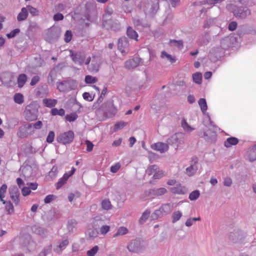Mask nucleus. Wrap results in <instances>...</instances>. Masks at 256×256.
I'll return each instance as SVG.
<instances>
[{"label": "nucleus", "mask_w": 256, "mask_h": 256, "mask_svg": "<svg viewBox=\"0 0 256 256\" xmlns=\"http://www.w3.org/2000/svg\"><path fill=\"white\" fill-rule=\"evenodd\" d=\"M70 56L72 60L80 66H82L84 64L86 65H88L91 61V58L88 57L84 62L85 56L78 52H75L72 50H70Z\"/></svg>", "instance_id": "nucleus-1"}, {"label": "nucleus", "mask_w": 256, "mask_h": 256, "mask_svg": "<svg viewBox=\"0 0 256 256\" xmlns=\"http://www.w3.org/2000/svg\"><path fill=\"white\" fill-rule=\"evenodd\" d=\"M74 138V134L72 130H68L59 134L56 138L58 142L66 144L71 143Z\"/></svg>", "instance_id": "nucleus-2"}, {"label": "nucleus", "mask_w": 256, "mask_h": 256, "mask_svg": "<svg viewBox=\"0 0 256 256\" xmlns=\"http://www.w3.org/2000/svg\"><path fill=\"white\" fill-rule=\"evenodd\" d=\"M38 116V110L33 105H28L24 111V117L26 120L32 122L36 120Z\"/></svg>", "instance_id": "nucleus-3"}, {"label": "nucleus", "mask_w": 256, "mask_h": 256, "mask_svg": "<svg viewBox=\"0 0 256 256\" xmlns=\"http://www.w3.org/2000/svg\"><path fill=\"white\" fill-rule=\"evenodd\" d=\"M146 172L148 175H152L154 179H160L164 176V174L162 170H160L156 165H152L148 168Z\"/></svg>", "instance_id": "nucleus-4"}, {"label": "nucleus", "mask_w": 256, "mask_h": 256, "mask_svg": "<svg viewBox=\"0 0 256 256\" xmlns=\"http://www.w3.org/2000/svg\"><path fill=\"white\" fill-rule=\"evenodd\" d=\"M102 63V60L100 56L94 55L92 56V63L88 68L89 70L91 72H98Z\"/></svg>", "instance_id": "nucleus-5"}, {"label": "nucleus", "mask_w": 256, "mask_h": 256, "mask_svg": "<svg viewBox=\"0 0 256 256\" xmlns=\"http://www.w3.org/2000/svg\"><path fill=\"white\" fill-rule=\"evenodd\" d=\"M128 42L126 38H120L118 42V48L124 55L128 52Z\"/></svg>", "instance_id": "nucleus-6"}, {"label": "nucleus", "mask_w": 256, "mask_h": 256, "mask_svg": "<svg viewBox=\"0 0 256 256\" xmlns=\"http://www.w3.org/2000/svg\"><path fill=\"white\" fill-rule=\"evenodd\" d=\"M76 171V168L74 167L72 168L70 171L68 172L65 173L63 176L60 178L58 182L56 184V186L57 189H59L61 188L67 181L68 178L72 176L74 173Z\"/></svg>", "instance_id": "nucleus-7"}, {"label": "nucleus", "mask_w": 256, "mask_h": 256, "mask_svg": "<svg viewBox=\"0 0 256 256\" xmlns=\"http://www.w3.org/2000/svg\"><path fill=\"white\" fill-rule=\"evenodd\" d=\"M10 195L15 205H18L20 203V192L16 186H13L10 189Z\"/></svg>", "instance_id": "nucleus-8"}, {"label": "nucleus", "mask_w": 256, "mask_h": 256, "mask_svg": "<svg viewBox=\"0 0 256 256\" xmlns=\"http://www.w3.org/2000/svg\"><path fill=\"white\" fill-rule=\"evenodd\" d=\"M168 148V144L162 142H158L151 145V148L152 150L158 151L160 153H164L167 151Z\"/></svg>", "instance_id": "nucleus-9"}, {"label": "nucleus", "mask_w": 256, "mask_h": 256, "mask_svg": "<svg viewBox=\"0 0 256 256\" xmlns=\"http://www.w3.org/2000/svg\"><path fill=\"white\" fill-rule=\"evenodd\" d=\"M128 250L132 252H138L140 250V242L139 240H132L128 246Z\"/></svg>", "instance_id": "nucleus-10"}, {"label": "nucleus", "mask_w": 256, "mask_h": 256, "mask_svg": "<svg viewBox=\"0 0 256 256\" xmlns=\"http://www.w3.org/2000/svg\"><path fill=\"white\" fill-rule=\"evenodd\" d=\"M234 14L236 17L244 18H246L248 15L250 14V12L247 8L240 7L237 10H234Z\"/></svg>", "instance_id": "nucleus-11"}, {"label": "nucleus", "mask_w": 256, "mask_h": 256, "mask_svg": "<svg viewBox=\"0 0 256 256\" xmlns=\"http://www.w3.org/2000/svg\"><path fill=\"white\" fill-rule=\"evenodd\" d=\"M141 62V59L136 58L130 59L125 62L124 66L127 69H132L138 66Z\"/></svg>", "instance_id": "nucleus-12"}, {"label": "nucleus", "mask_w": 256, "mask_h": 256, "mask_svg": "<svg viewBox=\"0 0 256 256\" xmlns=\"http://www.w3.org/2000/svg\"><path fill=\"white\" fill-rule=\"evenodd\" d=\"M69 242L68 239L63 240L54 248V251L58 254H60L62 250L66 248Z\"/></svg>", "instance_id": "nucleus-13"}, {"label": "nucleus", "mask_w": 256, "mask_h": 256, "mask_svg": "<svg viewBox=\"0 0 256 256\" xmlns=\"http://www.w3.org/2000/svg\"><path fill=\"white\" fill-rule=\"evenodd\" d=\"M24 128V125L20 126L18 132H17V136L20 138H24L27 137L29 135L32 134H34V130H30V132H28L27 130Z\"/></svg>", "instance_id": "nucleus-14"}, {"label": "nucleus", "mask_w": 256, "mask_h": 256, "mask_svg": "<svg viewBox=\"0 0 256 256\" xmlns=\"http://www.w3.org/2000/svg\"><path fill=\"white\" fill-rule=\"evenodd\" d=\"M170 191L174 194H185L186 190L184 186L178 184H176L175 186L171 188Z\"/></svg>", "instance_id": "nucleus-15"}, {"label": "nucleus", "mask_w": 256, "mask_h": 256, "mask_svg": "<svg viewBox=\"0 0 256 256\" xmlns=\"http://www.w3.org/2000/svg\"><path fill=\"white\" fill-rule=\"evenodd\" d=\"M239 142L238 138L235 137H230L226 139L224 142V145L226 148H230L233 146L236 145Z\"/></svg>", "instance_id": "nucleus-16"}, {"label": "nucleus", "mask_w": 256, "mask_h": 256, "mask_svg": "<svg viewBox=\"0 0 256 256\" xmlns=\"http://www.w3.org/2000/svg\"><path fill=\"white\" fill-rule=\"evenodd\" d=\"M126 34L130 38L138 40V34L132 27L128 26L127 28Z\"/></svg>", "instance_id": "nucleus-17"}, {"label": "nucleus", "mask_w": 256, "mask_h": 256, "mask_svg": "<svg viewBox=\"0 0 256 256\" xmlns=\"http://www.w3.org/2000/svg\"><path fill=\"white\" fill-rule=\"evenodd\" d=\"M160 57L162 59H164L169 62L170 64H174L176 62V59L174 56L168 54L165 51H162L161 52Z\"/></svg>", "instance_id": "nucleus-18"}, {"label": "nucleus", "mask_w": 256, "mask_h": 256, "mask_svg": "<svg viewBox=\"0 0 256 256\" xmlns=\"http://www.w3.org/2000/svg\"><path fill=\"white\" fill-rule=\"evenodd\" d=\"M28 16V12L26 8H22L20 12L17 16V20L18 22L26 20Z\"/></svg>", "instance_id": "nucleus-19"}, {"label": "nucleus", "mask_w": 256, "mask_h": 256, "mask_svg": "<svg viewBox=\"0 0 256 256\" xmlns=\"http://www.w3.org/2000/svg\"><path fill=\"white\" fill-rule=\"evenodd\" d=\"M42 102L44 106L48 108L54 107L58 102L56 100L51 98H44Z\"/></svg>", "instance_id": "nucleus-20"}, {"label": "nucleus", "mask_w": 256, "mask_h": 256, "mask_svg": "<svg viewBox=\"0 0 256 256\" xmlns=\"http://www.w3.org/2000/svg\"><path fill=\"white\" fill-rule=\"evenodd\" d=\"M181 126L184 130L186 132H191L194 130V128H193L187 122L185 118H183L182 120Z\"/></svg>", "instance_id": "nucleus-21"}, {"label": "nucleus", "mask_w": 256, "mask_h": 256, "mask_svg": "<svg viewBox=\"0 0 256 256\" xmlns=\"http://www.w3.org/2000/svg\"><path fill=\"white\" fill-rule=\"evenodd\" d=\"M171 210H172L171 206L170 204H165L163 205L161 207L160 210H155L154 214L157 215V214H160V212H170Z\"/></svg>", "instance_id": "nucleus-22"}, {"label": "nucleus", "mask_w": 256, "mask_h": 256, "mask_svg": "<svg viewBox=\"0 0 256 256\" xmlns=\"http://www.w3.org/2000/svg\"><path fill=\"white\" fill-rule=\"evenodd\" d=\"M27 80V76L25 74H21L18 78V87L22 88Z\"/></svg>", "instance_id": "nucleus-23"}, {"label": "nucleus", "mask_w": 256, "mask_h": 256, "mask_svg": "<svg viewBox=\"0 0 256 256\" xmlns=\"http://www.w3.org/2000/svg\"><path fill=\"white\" fill-rule=\"evenodd\" d=\"M6 190L7 186L6 184H3L0 188V200L3 204L6 203V201L4 200V198L5 197Z\"/></svg>", "instance_id": "nucleus-24"}, {"label": "nucleus", "mask_w": 256, "mask_h": 256, "mask_svg": "<svg viewBox=\"0 0 256 256\" xmlns=\"http://www.w3.org/2000/svg\"><path fill=\"white\" fill-rule=\"evenodd\" d=\"M198 104L202 112L203 113L205 112L208 109L207 104L206 100L202 98H200L198 100Z\"/></svg>", "instance_id": "nucleus-25"}, {"label": "nucleus", "mask_w": 256, "mask_h": 256, "mask_svg": "<svg viewBox=\"0 0 256 256\" xmlns=\"http://www.w3.org/2000/svg\"><path fill=\"white\" fill-rule=\"evenodd\" d=\"M248 156L250 162L256 160V145L250 150Z\"/></svg>", "instance_id": "nucleus-26"}, {"label": "nucleus", "mask_w": 256, "mask_h": 256, "mask_svg": "<svg viewBox=\"0 0 256 256\" xmlns=\"http://www.w3.org/2000/svg\"><path fill=\"white\" fill-rule=\"evenodd\" d=\"M101 206L102 208L105 210H110L112 208V205L109 200L105 199L102 202Z\"/></svg>", "instance_id": "nucleus-27"}, {"label": "nucleus", "mask_w": 256, "mask_h": 256, "mask_svg": "<svg viewBox=\"0 0 256 256\" xmlns=\"http://www.w3.org/2000/svg\"><path fill=\"white\" fill-rule=\"evenodd\" d=\"M4 204H6V210L8 214H13L14 212V209L12 204L10 201H8V202H6Z\"/></svg>", "instance_id": "nucleus-28"}, {"label": "nucleus", "mask_w": 256, "mask_h": 256, "mask_svg": "<svg viewBox=\"0 0 256 256\" xmlns=\"http://www.w3.org/2000/svg\"><path fill=\"white\" fill-rule=\"evenodd\" d=\"M194 82L198 84H200L202 82V74L200 72H196L192 74Z\"/></svg>", "instance_id": "nucleus-29"}, {"label": "nucleus", "mask_w": 256, "mask_h": 256, "mask_svg": "<svg viewBox=\"0 0 256 256\" xmlns=\"http://www.w3.org/2000/svg\"><path fill=\"white\" fill-rule=\"evenodd\" d=\"M84 82L88 84H92L98 82V78L96 77L88 75L85 76Z\"/></svg>", "instance_id": "nucleus-30"}, {"label": "nucleus", "mask_w": 256, "mask_h": 256, "mask_svg": "<svg viewBox=\"0 0 256 256\" xmlns=\"http://www.w3.org/2000/svg\"><path fill=\"white\" fill-rule=\"evenodd\" d=\"M50 112L52 116L59 115L60 116H63L64 115L65 111L63 108H60V110H58L56 108H54L52 109Z\"/></svg>", "instance_id": "nucleus-31"}, {"label": "nucleus", "mask_w": 256, "mask_h": 256, "mask_svg": "<svg viewBox=\"0 0 256 256\" xmlns=\"http://www.w3.org/2000/svg\"><path fill=\"white\" fill-rule=\"evenodd\" d=\"M14 100L16 103L22 104L24 102V96L20 93H17L14 94Z\"/></svg>", "instance_id": "nucleus-32"}, {"label": "nucleus", "mask_w": 256, "mask_h": 256, "mask_svg": "<svg viewBox=\"0 0 256 256\" xmlns=\"http://www.w3.org/2000/svg\"><path fill=\"white\" fill-rule=\"evenodd\" d=\"M78 118V114L76 112H72L68 114H66L65 116L66 120L69 122L75 121Z\"/></svg>", "instance_id": "nucleus-33"}, {"label": "nucleus", "mask_w": 256, "mask_h": 256, "mask_svg": "<svg viewBox=\"0 0 256 256\" xmlns=\"http://www.w3.org/2000/svg\"><path fill=\"white\" fill-rule=\"evenodd\" d=\"M128 230L127 228L124 226H121L119 228L116 233L114 234V237L118 236L120 235H124L128 233Z\"/></svg>", "instance_id": "nucleus-34"}, {"label": "nucleus", "mask_w": 256, "mask_h": 256, "mask_svg": "<svg viewBox=\"0 0 256 256\" xmlns=\"http://www.w3.org/2000/svg\"><path fill=\"white\" fill-rule=\"evenodd\" d=\"M182 214L180 211L174 212L172 214V222H176L178 220L182 217Z\"/></svg>", "instance_id": "nucleus-35"}, {"label": "nucleus", "mask_w": 256, "mask_h": 256, "mask_svg": "<svg viewBox=\"0 0 256 256\" xmlns=\"http://www.w3.org/2000/svg\"><path fill=\"white\" fill-rule=\"evenodd\" d=\"M26 8L28 10V12L29 11L32 16H36L38 15V10L36 8H34L30 5H28L26 6Z\"/></svg>", "instance_id": "nucleus-36"}, {"label": "nucleus", "mask_w": 256, "mask_h": 256, "mask_svg": "<svg viewBox=\"0 0 256 256\" xmlns=\"http://www.w3.org/2000/svg\"><path fill=\"white\" fill-rule=\"evenodd\" d=\"M170 44H173L174 46L179 49H182L184 47L183 42L182 40H170Z\"/></svg>", "instance_id": "nucleus-37"}, {"label": "nucleus", "mask_w": 256, "mask_h": 256, "mask_svg": "<svg viewBox=\"0 0 256 256\" xmlns=\"http://www.w3.org/2000/svg\"><path fill=\"white\" fill-rule=\"evenodd\" d=\"M126 124L127 123L123 121H121L116 124L114 126V131L116 132L118 130L124 128Z\"/></svg>", "instance_id": "nucleus-38"}, {"label": "nucleus", "mask_w": 256, "mask_h": 256, "mask_svg": "<svg viewBox=\"0 0 256 256\" xmlns=\"http://www.w3.org/2000/svg\"><path fill=\"white\" fill-rule=\"evenodd\" d=\"M150 210H146V211H144V212L142 214L140 220V223H143L146 220H148V218L150 216Z\"/></svg>", "instance_id": "nucleus-39"}, {"label": "nucleus", "mask_w": 256, "mask_h": 256, "mask_svg": "<svg viewBox=\"0 0 256 256\" xmlns=\"http://www.w3.org/2000/svg\"><path fill=\"white\" fill-rule=\"evenodd\" d=\"M200 192L198 190H196L192 192L189 196V198L191 200H196L200 196Z\"/></svg>", "instance_id": "nucleus-40"}, {"label": "nucleus", "mask_w": 256, "mask_h": 256, "mask_svg": "<svg viewBox=\"0 0 256 256\" xmlns=\"http://www.w3.org/2000/svg\"><path fill=\"white\" fill-rule=\"evenodd\" d=\"M98 247L97 246H94L92 249L88 250L86 252L88 256H94L98 250Z\"/></svg>", "instance_id": "nucleus-41"}, {"label": "nucleus", "mask_w": 256, "mask_h": 256, "mask_svg": "<svg viewBox=\"0 0 256 256\" xmlns=\"http://www.w3.org/2000/svg\"><path fill=\"white\" fill-rule=\"evenodd\" d=\"M209 134L210 135V136H208V132H204L202 134H200L199 136L201 137L204 138L206 140H208L210 137L214 136L216 134L215 132H210V133H209Z\"/></svg>", "instance_id": "nucleus-42"}, {"label": "nucleus", "mask_w": 256, "mask_h": 256, "mask_svg": "<svg viewBox=\"0 0 256 256\" xmlns=\"http://www.w3.org/2000/svg\"><path fill=\"white\" fill-rule=\"evenodd\" d=\"M55 136V134L54 131H50L48 134V136L46 137V142L48 143H52L54 140Z\"/></svg>", "instance_id": "nucleus-43"}, {"label": "nucleus", "mask_w": 256, "mask_h": 256, "mask_svg": "<svg viewBox=\"0 0 256 256\" xmlns=\"http://www.w3.org/2000/svg\"><path fill=\"white\" fill-rule=\"evenodd\" d=\"M72 32L70 30H67L64 34V41L66 42H70L72 38Z\"/></svg>", "instance_id": "nucleus-44"}, {"label": "nucleus", "mask_w": 256, "mask_h": 256, "mask_svg": "<svg viewBox=\"0 0 256 256\" xmlns=\"http://www.w3.org/2000/svg\"><path fill=\"white\" fill-rule=\"evenodd\" d=\"M110 226H106V225L102 226L100 228V233L103 235H104L106 233H108L110 231Z\"/></svg>", "instance_id": "nucleus-45"}, {"label": "nucleus", "mask_w": 256, "mask_h": 256, "mask_svg": "<svg viewBox=\"0 0 256 256\" xmlns=\"http://www.w3.org/2000/svg\"><path fill=\"white\" fill-rule=\"evenodd\" d=\"M166 192H167V190L166 188H158L156 190H155L154 194L158 196H161V195L164 194Z\"/></svg>", "instance_id": "nucleus-46"}, {"label": "nucleus", "mask_w": 256, "mask_h": 256, "mask_svg": "<svg viewBox=\"0 0 256 256\" xmlns=\"http://www.w3.org/2000/svg\"><path fill=\"white\" fill-rule=\"evenodd\" d=\"M32 125V128L35 130H40L42 128V123L41 121L38 120L34 124H30Z\"/></svg>", "instance_id": "nucleus-47"}, {"label": "nucleus", "mask_w": 256, "mask_h": 256, "mask_svg": "<svg viewBox=\"0 0 256 256\" xmlns=\"http://www.w3.org/2000/svg\"><path fill=\"white\" fill-rule=\"evenodd\" d=\"M120 164L118 162L110 167V172L113 173H116L120 170Z\"/></svg>", "instance_id": "nucleus-48"}, {"label": "nucleus", "mask_w": 256, "mask_h": 256, "mask_svg": "<svg viewBox=\"0 0 256 256\" xmlns=\"http://www.w3.org/2000/svg\"><path fill=\"white\" fill-rule=\"evenodd\" d=\"M200 217L193 218H188L186 222V225L187 226H190L192 225L194 222L196 220H200Z\"/></svg>", "instance_id": "nucleus-49"}, {"label": "nucleus", "mask_w": 256, "mask_h": 256, "mask_svg": "<svg viewBox=\"0 0 256 256\" xmlns=\"http://www.w3.org/2000/svg\"><path fill=\"white\" fill-rule=\"evenodd\" d=\"M22 193L24 196H26L30 194L31 190L29 187L25 186L22 189Z\"/></svg>", "instance_id": "nucleus-50"}, {"label": "nucleus", "mask_w": 256, "mask_h": 256, "mask_svg": "<svg viewBox=\"0 0 256 256\" xmlns=\"http://www.w3.org/2000/svg\"><path fill=\"white\" fill-rule=\"evenodd\" d=\"M20 32V30L18 28H16L12 30L10 33L8 34H6V36L9 38H12L16 36V35L19 33Z\"/></svg>", "instance_id": "nucleus-51"}, {"label": "nucleus", "mask_w": 256, "mask_h": 256, "mask_svg": "<svg viewBox=\"0 0 256 256\" xmlns=\"http://www.w3.org/2000/svg\"><path fill=\"white\" fill-rule=\"evenodd\" d=\"M196 172V170L193 166H190L186 169V173L189 176H192Z\"/></svg>", "instance_id": "nucleus-52"}, {"label": "nucleus", "mask_w": 256, "mask_h": 256, "mask_svg": "<svg viewBox=\"0 0 256 256\" xmlns=\"http://www.w3.org/2000/svg\"><path fill=\"white\" fill-rule=\"evenodd\" d=\"M56 196L53 194L48 195L44 198L45 204H48L55 198Z\"/></svg>", "instance_id": "nucleus-53"}, {"label": "nucleus", "mask_w": 256, "mask_h": 256, "mask_svg": "<svg viewBox=\"0 0 256 256\" xmlns=\"http://www.w3.org/2000/svg\"><path fill=\"white\" fill-rule=\"evenodd\" d=\"M82 96H83V98L87 101L92 102L93 100V98L90 96V94L89 92H84L82 94Z\"/></svg>", "instance_id": "nucleus-54"}, {"label": "nucleus", "mask_w": 256, "mask_h": 256, "mask_svg": "<svg viewBox=\"0 0 256 256\" xmlns=\"http://www.w3.org/2000/svg\"><path fill=\"white\" fill-rule=\"evenodd\" d=\"M107 92L106 88H104L102 91L100 96L98 98L97 102H102L103 100L104 97L105 96Z\"/></svg>", "instance_id": "nucleus-55"}, {"label": "nucleus", "mask_w": 256, "mask_h": 256, "mask_svg": "<svg viewBox=\"0 0 256 256\" xmlns=\"http://www.w3.org/2000/svg\"><path fill=\"white\" fill-rule=\"evenodd\" d=\"M86 150L89 152L92 151L94 148L92 143L89 140H86Z\"/></svg>", "instance_id": "nucleus-56"}, {"label": "nucleus", "mask_w": 256, "mask_h": 256, "mask_svg": "<svg viewBox=\"0 0 256 256\" xmlns=\"http://www.w3.org/2000/svg\"><path fill=\"white\" fill-rule=\"evenodd\" d=\"M88 235L90 238H96L98 236V232L96 230H91L88 231Z\"/></svg>", "instance_id": "nucleus-57"}, {"label": "nucleus", "mask_w": 256, "mask_h": 256, "mask_svg": "<svg viewBox=\"0 0 256 256\" xmlns=\"http://www.w3.org/2000/svg\"><path fill=\"white\" fill-rule=\"evenodd\" d=\"M64 19V16L60 13H57L54 16V20L55 21L61 20Z\"/></svg>", "instance_id": "nucleus-58"}, {"label": "nucleus", "mask_w": 256, "mask_h": 256, "mask_svg": "<svg viewBox=\"0 0 256 256\" xmlns=\"http://www.w3.org/2000/svg\"><path fill=\"white\" fill-rule=\"evenodd\" d=\"M40 80V77L38 76H34L30 82V84L31 86H34Z\"/></svg>", "instance_id": "nucleus-59"}, {"label": "nucleus", "mask_w": 256, "mask_h": 256, "mask_svg": "<svg viewBox=\"0 0 256 256\" xmlns=\"http://www.w3.org/2000/svg\"><path fill=\"white\" fill-rule=\"evenodd\" d=\"M237 27V23L234 22H231L228 25V30L233 31L236 29Z\"/></svg>", "instance_id": "nucleus-60"}, {"label": "nucleus", "mask_w": 256, "mask_h": 256, "mask_svg": "<svg viewBox=\"0 0 256 256\" xmlns=\"http://www.w3.org/2000/svg\"><path fill=\"white\" fill-rule=\"evenodd\" d=\"M102 221V218L100 216H96L94 218V226H98L99 225L98 222H100Z\"/></svg>", "instance_id": "nucleus-61"}, {"label": "nucleus", "mask_w": 256, "mask_h": 256, "mask_svg": "<svg viewBox=\"0 0 256 256\" xmlns=\"http://www.w3.org/2000/svg\"><path fill=\"white\" fill-rule=\"evenodd\" d=\"M65 6L62 4H59L56 6L55 10L56 11H63L65 9Z\"/></svg>", "instance_id": "nucleus-62"}, {"label": "nucleus", "mask_w": 256, "mask_h": 256, "mask_svg": "<svg viewBox=\"0 0 256 256\" xmlns=\"http://www.w3.org/2000/svg\"><path fill=\"white\" fill-rule=\"evenodd\" d=\"M27 185L28 186V187H29L30 188V190H36L38 188V184L36 182H34V183H32V182H30V183H28L27 184Z\"/></svg>", "instance_id": "nucleus-63"}, {"label": "nucleus", "mask_w": 256, "mask_h": 256, "mask_svg": "<svg viewBox=\"0 0 256 256\" xmlns=\"http://www.w3.org/2000/svg\"><path fill=\"white\" fill-rule=\"evenodd\" d=\"M224 184L225 186H229L232 184V180L231 178H226L224 180Z\"/></svg>", "instance_id": "nucleus-64"}]
</instances>
